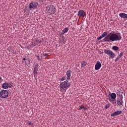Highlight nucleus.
Masks as SVG:
<instances>
[{"mask_svg": "<svg viewBox=\"0 0 127 127\" xmlns=\"http://www.w3.org/2000/svg\"><path fill=\"white\" fill-rule=\"evenodd\" d=\"M122 39V35L121 33H112L110 36H107L103 41L104 42H114V41H120Z\"/></svg>", "mask_w": 127, "mask_h": 127, "instance_id": "1", "label": "nucleus"}, {"mask_svg": "<svg viewBox=\"0 0 127 127\" xmlns=\"http://www.w3.org/2000/svg\"><path fill=\"white\" fill-rule=\"evenodd\" d=\"M46 12L50 15L54 14L56 12L55 6L52 4L48 5L46 7Z\"/></svg>", "mask_w": 127, "mask_h": 127, "instance_id": "2", "label": "nucleus"}, {"mask_svg": "<svg viewBox=\"0 0 127 127\" xmlns=\"http://www.w3.org/2000/svg\"><path fill=\"white\" fill-rule=\"evenodd\" d=\"M109 100L110 103H112L113 105H116L117 102L116 101V98H117V94L115 93H110L108 95Z\"/></svg>", "mask_w": 127, "mask_h": 127, "instance_id": "3", "label": "nucleus"}, {"mask_svg": "<svg viewBox=\"0 0 127 127\" xmlns=\"http://www.w3.org/2000/svg\"><path fill=\"white\" fill-rule=\"evenodd\" d=\"M70 84L69 82H67V81H64L63 82H61L60 84V88L61 89H65V90H67L69 87H70Z\"/></svg>", "mask_w": 127, "mask_h": 127, "instance_id": "4", "label": "nucleus"}, {"mask_svg": "<svg viewBox=\"0 0 127 127\" xmlns=\"http://www.w3.org/2000/svg\"><path fill=\"white\" fill-rule=\"evenodd\" d=\"M104 52L105 54H107V55H109L111 58H115L116 57V54H115L113 51H111V50L105 49Z\"/></svg>", "mask_w": 127, "mask_h": 127, "instance_id": "5", "label": "nucleus"}, {"mask_svg": "<svg viewBox=\"0 0 127 127\" xmlns=\"http://www.w3.org/2000/svg\"><path fill=\"white\" fill-rule=\"evenodd\" d=\"M0 97L2 99H5L8 97V92L7 90H2L0 92Z\"/></svg>", "mask_w": 127, "mask_h": 127, "instance_id": "6", "label": "nucleus"}, {"mask_svg": "<svg viewBox=\"0 0 127 127\" xmlns=\"http://www.w3.org/2000/svg\"><path fill=\"white\" fill-rule=\"evenodd\" d=\"M37 5H38L37 2H32L29 4V8L30 9H36L37 8Z\"/></svg>", "mask_w": 127, "mask_h": 127, "instance_id": "7", "label": "nucleus"}, {"mask_svg": "<svg viewBox=\"0 0 127 127\" xmlns=\"http://www.w3.org/2000/svg\"><path fill=\"white\" fill-rule=\"evenodd\" d=\"M23 63L24 64L25 66H28V65H30V60L29 58L25 57V58H23Z\"/></svg>", "mask_w": 127, "mask_h": 127, "instance_id": "8", "label": "nucleus"}, {"mask_svg": "<svg viewBox=\"0 0 127 127\" xmlns=\"http://www.w3.org/2000/svg\"><path fill=\"white\" fill-rule=\"evenodd\" d=\"M101 67H102V64H101V62H100V61H98L95 65V69L99 70V69H100Z\"/></svg>", "mask_w": 127, "mask_h": 127, "instance_id": "9", "label": "nucleus"}, {"mask_svg": "<svg viewBox=\"0 0 127 127\" xmlns=\"http://www.w3.org/2000/svg\"><path fill=\"white\" fill-rule=\"evenodd\" d=\"M78 16H82V17H85L86 16V13L84 10H80L78 12Z\"/></svg>", "mask_w": 127, "mask_h": 127, "instance_id": "10", "label": "nucleus"}, {"mask_svg": "<svg viewBox=\"0 0 127 127\" xmlns=\"http://www.w3.org/2000/svg\"><path fill=\"white\" fill-rule=\"evenodd\" d=\"M117 104L118 106H122L124 104V101L122 98H118L117 101Z\"/></svg>", "mask_w": 127, "mask_h": 127, "instance_id": "11", "label": "nucleus"}, {"mask_svg": "<svg viewBox=\"0 0 127 127\" xmlns=\"http://www.w3.org/2000/svg\"><path fill=\"white\" fill-rule=\"evenodd\" d=\"M122 114L121 111H116L111 115L112 117H116L118 115H121Z\"/></svg>", "mask_w": 127, "mask_h": 127, "instance_id": "12", "label": "nucleus"}, {"mask_svg": "<svg viewBox=\"0 0 127 127\" xmlns=\"http://www.w3.org/2000/svg\"><path fill=\"white\" fill-rule=\"evenodd\" d=\"M67 32H68V28L66 27L63 30V32L62 33H60L59 34L60 36H62Z\"/></svg>", "mask_w": 127, "mask_h": 127, "instance_id": "13", "label": "nucleus"}, {"mask_svg": "<svg viewBox=\"0 0 127 127\" xmlns=\"http://www.w3.org/2000/svg\"><path fill=\"white\" fill-rule=\"evenodd\" d=\"M119 16H120L121 18H127V14L125 13H120Z\"/></svg>", "mask_w": 127, "mask_h": 127, "instance_id": "14", "label": "nucleus"}, {"mask_svg": "<svg viewBox=\"0 0 127 127\" xmlns=\"http://www.w3.org/2000/svg\"><path fill=\"white\" fill-rule=\"evenodd\" d=\"M8 87H9V84L6 82L3 83L2 85V87L3 89H7Z\"/></svg>", "mask_w": 127, "mask_h": 127, "instance_id": "15", "label": "nucleus"}, {"mask_svg": "<svg viewBox=\"0 0 127 127\" xmlns=\"http://www.w3.org/2000/svg\"><path fill=\"white\" fill-rule=\"evenodd\" d=\"M34 40L36 43H41L42 42V40L40 37L36 38L34 39Z\"/></svg>", "mask_w": 127, "mask_h": 127, "instance_id": "16", "label": "nucleus"}, {"mask_svg": "<svg viewBox=\"0 0 127 127\" xmlns=\"http://www.w3.org/2000/svg\"><path fill=\"white\" fill-rule=\"evenodd\" d=\"M38 64H36L35 65V66H34V70H35V71H38Z\"/></svg>", "mask_w": 127, "mask_h": 127, "instance_id": "17", "label": "nucleus"}, {"mask_svg": "<svg viewBox=\"0 0 127 127\" xmlns=\"http://www.w3.org/2000/svg\"><path fill=\"white\" fill-rule=\"evenodd\" d=\"M66 76L67 77H71V70H68L66 71Z\"/></svg>", "mask_w": 127, "mask_h": 127, "instance_id": "18", "label": "nucleus"}, {"mask_svg": "<svg viewBox=\"0 0 127 127\" xmlns=\"http://www.w3.org/2000/svg\"><path fill=\"white\" fill-rule=\"evenodd\" d=\"M113 50H114V51H118L119 50V47L114 46L112 47Z\"/></svg>", "mask_w": 127, "mask_h": 127, "instance_id": "19", "label": "nucleus"}, {"mask_svg": "<svg viewBox=\"0 0 127 127\" xmlns=\"http://www.w3.org/2000/svg\"><path fill=\"white\" fill-rule=\"evenodd\" d=\"M82 109H83V111H86V110L87 109V108L85 106H79V108L78 110H79V111H81Z\"/></svg>", "mask_w": 127, "mask_h": 127, "instance_id": "20", "label": "nucleus"}, {"mask_svg": "<svg viewBox=\"0 0 127 127\" xmlns=\"http://www.w3.org/2000/svg\"><path fill=\"white\" fill-rule=\"evenodd\" d=\"M81 65L82 67H85V66H86V61H83L82 62H81Z\"/></svg>", "mask_w": 127, "mask_h": 127, "instance_id": "21", "label": "nucleus"}, {"mask_svg": "<svg viewBox=\"0 0 127 127\" xmlns=\"http://www.w3.org/2000/svg\"><path fill=\"white\" fill-rule=\"evenodd\" d=\"M101 35L102 37H105V36L108 35V33H107V32H104Z\"/></svg>", "mask_w": 127, "mask_h": 127, "instance_id": "22", "label": "nucleus"}, {"mask_svg": "<svg viewBox=\"0 0 127 127\" xmlns=\"http://www.w3.org/2000/svg\"><path fill=\"white\" fill-rule=\"evenodd\" d=\"M37 71L38 70H33V74H34V77H35L38 74Z\"/></svg>", "mask_w": 127, "mask_h": 127, "instance_id": "23", "label": "nucleus"}, {"mask_svg": "<svg viewBox=\"0 0 127 127\" xmlns=\"http://www.w3.org/2000/svg\"><path fill=\"white\" fill-rule=\"evenodd\" d=\"M102 38H104V37L101 35L100 37L97 38V40H101V39H102Z\"/></svg>", "mask_w": 127, "mask_h": 127, "instance_id": "24", "label": "nucleus"}, {"mask_svg": "<svg viewBox=\"0 0 127 127\" xmlns=\"http://www.w3.org/2000/svg\"><path fill=\"white\" fill-rule=\"evenodd\" d=\"M65 80H66V77L65 76H64L60 79L61 81H65Z\"/></svg>", "mask_w": 127, "mask_h": 127, "instance_id": "25", "label": "nucleus"}, {"mask_svg": "<svg viewBox=\"0 0 127 127\" xmlns=\"http://www.w3.org/2000/svg\"><path fill=\"white\" fill-rule=\"evenodd\" d=\"M27 124L28 125H29V126H33V124L31 123L30 121H28Z\"/></svg>", "mask_w": 127, "mask_h": 127, "instance_id": "26", "label": "nucleus"}, {"mask_svg": "<svg viewBox=\"0 0 127 127\" xmlns=\"http://www.w3.org/2000/svg\"><path fill=\"white\" fill-rule=\"evenodd\" d=\"M69 80H70V77H67L66 81H65L67 83H69V82H68V81H69Z\"/></svg>", "mask_w": 127, "mask_h": 127, "instance_id": "27", "label": "nucleus"}, {"mask_svg": "<svg viewBox=\"0 0 127 127\" xmlns=\"http://www.w3.org/2000/svg\"><path fill=\"white\" fill-rule=\"evenodd\" d=\"M120 98L119 99H124V96H123V94H121L119 95Z\"/></svg>", "mask_w": 127, "mask_h": 127, "instance_id": "28", "label": "nucleus"}, {"mask_svg": "<svg viewBox=\"0 0 127 127\" xmlns=\"http://www.w3.org/2000/svg\"><path fill=\"white\" fill-rule=\"evenodd\" d=\"M110 107V104H108L107 105L105 106V109H109V107Z\"/></svg>", "mask_w": 127, "mask_h": 127, "instance_id": "29", "label": "nucleus"}, {"mask_svg": "<svg viewBox=\"0 0 127 127\" xmlns=\"http://www.w3.org/2000/svg\"><path fill=\"white\" fill-rule=\"evenodd\" d=\"M123 54L122 53H121L120 54V55L118 56V57H119V58H121V57H122L123 56Z\"/></svg>", "mask_w": 127, "mask_h": 127, "instance_id": "30", "label": "nucleus"}, {"mask_svg": "<svg viewBox=\"0 0 127 127\" xmlns=\"http://www.w3.org/2000/svg\"><path fill=\"white\" fill-rule=\"evenodd\" d=\"M117 96H120L121 95V93L119 90H118V91L117 92Z\"/></svg>", "mask_w": 127, "mask_h": 127, "instance_id": "31", "label": "nucleus"}, {"mask_svg": "<svg viewBox=\"0 0 127 127\" xmlns=\"http://www.w3.org/2000/svg\"><path fill=\"white\" fill-rule=\"evenodd\" d=\"M43 56L46 57H48V56H49V55L48 54H44Z\"/></svg>", "mask_w": 127, "mask_h": 127, "instance_id": "32", "label": "nucleus"}, {"mask_svg": "<svg viewBox=\"0 0 127 127\" xmlns=\"http://www.w3.org/2000/svg\"><path fill=\"white\" fill-rule=\"evenodd\" d=\"M119 59H120V58H119V57H118V58H117L115 59V62H117V61H118V60H119Z\"/></svg>", "mask_w": 127, "mask_h": 127, "instance_id": "33", "label": "nucleus"}, {"mask_svg": "<svg viewBox=\"0 0 127 127\" xmlns=\"http://www.w3.org/2000/svg\"><path fill=\"white\" fill-rule=\"evenodd\" d=\"M36 57H37V58H38V60L40 61H40H41V59H40V58H39V56H36Z\"/></svg>", "mask_w": 127, "mask_h": 127, "instance_id": "34", "label": "nucleus"}, {"mask_svg": "<svg viewBox=\"0 0 127 127\" xmlns=\"http://www.w3.org/2000/svg\"><path fill=\"white\" fill-rule=\"evenodd\" d=\"M1 82H2V79L1 78V77L0 76V84L1 83Z\"/></svg>", "mask_w": 127, "mask_h": 127, "instance_id": "35", "label": "nucleus"}, {"mask_svg": "<svg viewBox=\"0 0 127 127\" xmlns=\"http://www.w3.org/2000/svg\"><path fill=\"white\" fill-rule=\"evenodd\" d=\"M31 45H32L33 47L35 46V45H34V44H33V42H32L31 43Z\"/></svg>", "mask_w": 127, "mask_h": 127, "instance_id": "36", "label": "nucleus"}, {"mask_svg": "<svg viewBox=\"0 0 127 127\" xmlns=\"http://www.w3.org/2000/svg\"><path fill=\"white\" fill-rule=\"evenodd\" d=\"M103 53H104V52H102V53H100V54H103Z\"/></svg>", "mask_w": 127, "mask_h": 127, "instance_id": "37", "label": "nucleus"}]
</instances>
